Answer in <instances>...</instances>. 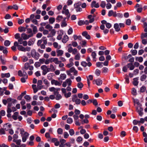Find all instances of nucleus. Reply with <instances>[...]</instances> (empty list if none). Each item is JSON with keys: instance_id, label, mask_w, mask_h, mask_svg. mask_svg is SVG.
Listing matches in <instances>:
<instances>
[{"instance_id": "obj_31", "label": "nucleus", "mask_w": 147, "mask_h": 147, "mask_svg": "<svg viewBox=\"0 0 147 147\" xmlns=\"http://www.w3.org/2000/svg\"><path fill=\"white\" fill-rule=\"evenodd\" d=\"M136 61H138L139 62L141 63L143 61V58L141 57H136Z\"/></svg>"}, {"instance_id": "obj_12", "label": "nucleus", "mask_w": 147, "mask_h": 147, "mask_svg": "<svg viewBox=\"0 0 147 147\" xmlns=\"http://www.w3.org/2000/svg\"><path fill=\"white\" fill-rule=\"evenodd\" d=\"M56 53L57 54V56L59 57L60 56H62L64 53V51L62 50L57 49L56 51Z\"/></svg>"}, {"instance_id": "obj_26", "label": "nucleus", "mask_w": 147, "mask_h": 147, "mask_svg": "<svg viewBox=\"0 0 147 147\" xmlns=\"http://www.w3.org/2000/svg\"><path fill=\"white\" fill-rule=\"evenodd\" d=\"M96 53L94 52H93L91 54V56L93 58V60L94 61H96Z\"/></svg>"}, {"instance_id": "obj_61", "label": "nucleus", "mask_w": 147, "mask_h": 147, "mask_svg": "<svg viewBox=\"0 0 147 147\" xmlns=\"http://www.w3.org/2000/svg\"><path fill=\"white\" fill-rule=\"evenodd\" d=\"M113 14H114L113 11L112 10H110L109 11L108 16H109L110 17L113 15Z\"/></svg>"}, {"instance_id": "obj_56", "label": "nucleus", "mask_w": 147, "mask_h": 147, "mask_svg": "<svg viewBox=\"0 0 147 147\" xmlns=\"http://www.w3.org/2000/svg\"><path fill=\"white\" fill-rule=\"evenodd\" d=\"M81 123L82 124H84V123H88L89 121L88 119H84L83 121H81Z\"/></svg>"}, {"instance_id": "obj_3", "label": "nucleus", "mask_w": 147, "mask_h": 147, "mask_svg": "<svg viewBox=\"0 0 147 147\" xmlns=\"http://www.w3.org/2000/svg\"><path fill=\"white\" fill-rule=\"evenodd\" d=\"M31 54L32 57L36 59H38L40 57L39 54L36 53L35 50H32Z\"/></svg>"}, {"instance_id": "obj_48", "label": "nucleus", "mask_w": 147, "mask_h": 147, "mask_svg": "<svg viewBox=\"0 0 147 147\" xmlns=\"http://www.w3.org/2000/svg\"><path fill=\"white\" fill-rule=\"evenodd\" d=\"M10 44V42L8 40H6L4 43V45L6 46H9Z\"/></svg>"}, {"instance_id": "obj_37", "label": "nucleus", "mask_w": 147, "mask_h": 147, "mask_svg": "<svg viewBox=\"0 0 147 147\" xmlns=\"http://www.w3.org/2000/svg\"><path fill=\"white\" fill-rule=\"evenodd\" d=\"M147 78V76L145 74H143L140 77V80L142 81H144Z\"/></svg>"}, {"instance_id": "obj_28", "label": "nucleus", "mask_w": 147, "mask_h": 147, "mask_svg": "<svg viewBox=\"0 0 147 147\" xmlns=\"http://www.w3.org/2000/svg\"><path fill=\"white\" fill-rule=\"evenodd\" d=\"M19 31L20 32H25L26 31V28L20 26L18 28Z\"/></svg>"}, {"instance_id": "obj_6", "label": "nucleus", "mask_w": 147, "mask_h": 147, "mask_svg": "<svg viewBox=\"0 0 147 147\" xmlns=\"http://www.w3.org/2000/svg\"><path fill=\"white\" fill-rule=\"evenodd\" d=\"M24 39L21 37L18 40L19 44L20 45L22 44L24 46H26L27 45V42L26 41H24Z\"/></svg>"}, {"instance_id": "obj_34", "label": "nucleus", "mask_w": 147, "mask_h": 147, "mask_svg": "<svg viewBox=\"0 0 147 147\" xmlns=\"http://www.w3.org/2000/svg\"><path fill=\"white\" fill-rule=\"evenodd\" d=\"M55 95H56L55 99L57 100H59V99H61V98L62 96L60 94H59L58 92L57 93H56V94Z\"/></svg>"}, {"instance_id": "obj_9", "label": "nucleus", "mask_w": 147, "mask_h": 147, "mask_svg": "<svg viewBox=\"0 0 147 147\" xmlns=\"http://www.w3.org/2000/svg\"><path fill=\"white\" fill-rule=\"evenodd\" d=\"M51 84L52 85L54 84L56 86H60L61 83L58 81L55 80H52L51 81Z\"/></svg>"}, {"instance_id": "obj_42", "label": "nucleus", "mask_w": 147, "mask_h": 147, "mask_svg": "<svg viewBox=\"0 0 147 147\" xmlns=\"http://www.w3.org/2000/svg\"><path fill=\"white\" fill-rule=\"evenodd\" d=\"M73 122V120L72 118L71 117H69L67 118V123L71 124Z\"/></svg>"}, {"instance_id": "obj_25", "label": "nucleus", "mask_w": 147, "mask_h": 147, "mask_svg": "<svg viewBox=\"0 0 147 147\" xmlns=\"http://www.w3.org/2000/svg\"><path fill=\"white\" fill-rule=\"evenodd\" d=\"M1 76L2 78H4L5 77L9 78L10 76V74L9 73L6 74L2 73L1 74Z\"/></svg>"}, {"instance_id": "obj_44", "label": "nucleus", "mask_w": 147, "mask_h": 147, "mask_svg": "<svg viewBox=\"0 0 147 147\" xmlns=\"http://www.w3.org/2000/svg\"><path fill=\"white\" fill-rule=\"evenodd\" d=\"M14 142H15L16 143V144L18 145H20L21 144V140L20 139L19 140H16L13 141Z\"/></svg>"}, {"instance_id": "obj_59", "label": "nucleus", "mask_w": 147, "mask_h": 147, "mask_svg": "<svg viewBox=\"0 0 147 147\" xmlns=\"http://www.w3.org/2000/svg\"><path fill=\"white\" fill-rule=\"evenodd\" d=\"M86 40H82L81 43L82 45V47H83L84 46H86Z\"/></svg>"}, {"instance_id": "obj_40", "label": "nucleus", "mask_w": 147, "mask_h": 147, "mask_svg": "<svg viewBox=\"0 0 147 147\" xmlns=\"http://www.w3.org/2000/svg\"><path fill=\"white\" fill-rule=\"evenodd\" d=\"M84 86V84L81 82H79L77 84V87L81 89Z\"/></svg>"}, {"instance_id": "obj_15", "label": "nucleus", "mask_w": 147, "mask_h": 147, "mask_svg": "<svg viewBox=\"0 0 147 147\" xmlns=\"http://www.w3.org/2000/svg\"><path fill=\"white\" fill-rule=\"evenodd\" d=\"M68 40L69 37L68 36L66 35H65L63 36L62 41L63 43H65Z\"/></svg>"}, {"instance_id": "obj_46", "label": "nucleus", "mask_w": 147, "mask_h": 147, "mask_svg": "<svg viewBox=\"0 0 147 147\" xmlns=\"http://www.w3.org/2000/svg\"><path fill=\"white\" fill-rule=\"evenodd\" d=\"M146 37H147V32L145 33H142L141 37L142 39H143Z\"/></svg>"}, {"instance_id": "obj_24", "label": "nucleus", "mask_w": 147, "mask_h": 147, "mask_svg": "<svg viewBox=\"0 0 147 147\" xmlns=\"http://www.w3.org/2000/svg\"><path fill=\"white\" fill-rule=\"evenodd\" d=\"M127 67L129 68L130 70H132L134 68V66L132 63H129L127 65Z\"/></svg>"}, {"instance_id": "obj_51", "label": "nucleus", "mask_w": 147, "mask_h": 147, "mask_svg": "<svg viewBox=\"0 0 147 147\" xmlns=\"http://www.w3.org/2000/svg\"><path fill=\"white\" fill-rule=\"evenodd\" d=\"M43 82L44 84L47 86H49L50 83L48 81L47 79H45L43 80Z\"/></svg>"}, {"instance_id": "obj_1", "label": "nucleus", "mask_w": 147, "mask_h": 147, "mask_svg": "<svg viewBox=\"0 0 147 147\" xmlns=\"http://www.w3.org/2000/svg\"><path fill=\"white\" fill-rule=\"evenodd\" d=\"M20 134L22 137V141L23 142H25L29 135V134L27 132L25 131L23 128L20 129Z\"/></svg>"}, {"instance_id": "obj_21", "label": "nucleus", "mask_w": 147, "mask_h": 147, "mask_svg": "<svg viewBox=\"0 0 147 147\" xmlns=\"http://www.w3.org/2000/svg\"><path fill=\"white\" fill-rule=\"evenodd\" d=\"M19 113L18 112H15L13 115L12 116V118L14 120H16L17 119V117L18 116Z\"/></svg>"}, {"instance_id": "obj_43", "label": "nucleus", "mask_w": 147, "mask_h": 147, "mask_svg": "<svg viewBox=\"0 0 147 147\" xmlns=\"http://www.w3.org/2000/svg\"><path fill=\"white\" fill-rule=\"evenodd\" d=\"M66 19V18H64L63 20L62 21V24H61V26L62 27H65L67 25V24L65 21Z\"/></svg>"}, {"instance_id": "obj_39", "label": "nucleus", "mask_w": 147, "mask_h": 147, "mask_svg": "<svg viewBox=\"0 0 147 147\" xmlns=\"http://www.w3.org/2000/svg\"><path fill=\"white\" fill-rule=\"evenodd\" d=\"M55 19L54 18L51 17L49 19V22L50 24H53L55 21Z\"/></svg>"}, {"instance_id": "obj_2", "label": "nucleus", "mask_w": 147, "mask_h": 147, "mask_svg": "<svg viewBox=\"0 0 147 147\" xmlns=\"http://www.w3.org/2000/svg\"><path fill=\"white\" fill-rule=\"evenodd\" d=\"M72 100L73 102H75L77 105H79L81 103L80 100L78 98L76 94L72 96Z\"/></svg>"}, {"instance_id": "obj_64", "label": "nucleus", "mask_w": 147, "mask_h": 147, "mask_svg": "<svg viewBox=\"0 0 147 147\" xmlns=\"http://www.w3.org/2000/svg\"><path fill=\"white\" fill-rule=\"evenodd\" d=\"M44 145V142H39L37 147H43Z\"/></svg>"}, {"instance_id": "obj_33", "label": "nucleus", "mask_w": 147, "mask_h": 147, "mask_svg": "<svg viewBox=\"0 0 147 147\" xmlns=\"http://www.w3.org/2000/svg\"><path fill=\"white\" fill-rule=\"evenodd\" d=\"M53 59V62L55 64H58L61 62V61H59L57 58H54Z\"/></svg>"}, {"instance_id": "obj_55", "label": "nucleus", "mask_w": 147, "mask_h": 147, "mask_svg": "<svg viewBox=\"0 0 147 147\" xmlns=\"http://www.w3.org/2000/svg\"><path fill=\"white\" fill-rule=\"evenodd\" d=\"M71 93L70 92H68L67 93H65L64 96L65 98H68L70 97L71 96Z\"/></svg>"}, {"instance_id": "obj_62", "label": "nucleus", "mask_w": 147, "mask_h": 147, "mask_svg": "<svg viewBox=\"0 0 147 147\" xmlns=\"http://www.w3.org/2000/svg\"><path fill=\"white\" fill-rule=\"evenodd\" d=\"M146 90V88L144 86H142L140 89V91L142 92H144Z\"/></svg>"}, {"instance_id": "obj_54", "label": "nucleus", "mask_w": 147, "mask_h": 147, "mask_svg": "<svg viewBox=\"0 0 147 147\" xmlns=\"http://www.w3.org/2000/svg\"><path fill=\"white\" fill-rule=\"evenodd\" d=\"M34 43L33 41L31 39H30L27 42V44L29 46H31Z\"/></svg>"}, {"instance_id": "obj_45", "label": "nucleus", "mask_w": 147, "mask_h": 147, "mask_svg": "<svg viewBox=\"0 0 147 147\" xmlns=\"http://www.w3.org/2000/svg\"><path fill=\"white\" fill-rule=\"evenodd\" d=\"M27 33L28 34H32V36H33L34 33H32V30L31 29V28H27Z\"/></svg>"}, {"instance_id": "obj_36", "label": "nucleus", "mask_w": 147, "mask_h": 147, "mask_svg": "<svg viewBox=\"0 0 147 147\" xmlns=\"http://www.w3.org/2000/svg\"><path fill=\"white\" fill-rule=\"evenodd\" d=\"M80 56L79 53H77L74 57V59L76 60H80Z\"/></svg>"}, {"instance_id": "obj_38", "label": "nucleus", "mask_w": 147, "mask_h": 147, "mask_svg": "<svg viewBox=\"0 0 147 147\" xmlns=\"http://www.w3.org/2000/svg\"><path fill=\"white\" fill-rule=\"evenodd\" d=\"M65 81L68 84V86H71L72 82L70 78L67 79Z\"/></svg>"}, {"instance_id": "obj_27", "label": "nucleus", "mask_w": 147, "mask_h": 147, "mask_svg": "<svg viewBox=\"0 0 147 147\" xmlns=\"http://www.w3.org/2000/svg\"><path fill=\"white\" fill-rule=\"evenodd\" d=\"M138 78H134L133 82V84L135 86H137L138 85Z\"/></svg>"}, {"instance_id": "obj_16", "label": "nucleus", "mask_w": 147, "mask_h": 147, "mask_svg": "<svg viewBox=\"0 0 147 147\" xmlns=\"http://www.w3.org/2000/svg\"><path fill=\"white\" fill-rule=\"evenodd\" d=\"M69 70L71 73H73L74 75H77L78 74L77 71L75 69L74 67H72L70 68Z\"/></svg>"}, {"instance_id": "obj_35", "label": "nucleus", "mask_w": 147, "mask_h": 147, "mask_svg": "<svg viewBox=\"0 0 147 147\" xmlns=\"http://www.w3.org/2000/svg\"><path fill=\"white\" fill-rule=\"evenodd\" d=\"M106 5V2L104 1H102L101 2L100 6L103 8H104L105 7Z\"/></svg>"}, {"instance_id": "obj_53", "label": "nucleus", "mask_w": 147, "mask_h": 147, "mask_svg": "<svg viewBox=\"0 0 147 147\" xmlns=\"http://www.w3.org/2000/svg\"><path fill=\"white\" fill-rule=\"evenodd\" d=\"M100 70L98 69H97L95 71V74L98 76L100 75Z\"/></svg>"}, {"instance_id": "obj_29", "label": "nucleus", "mask_w": 147, "mask_h": 147, "mask_svg": "<svg viewBox=\"0 0 147 147\" xmlns=\"http://www.w3.org/2000/svg\"><path fill=\"white\" fill-rule=\"evenodd\" d=\"M49 90L51 92H54L55 95L56 94V93H57V91H55L56 89L54 87H52L49 88Z\"/></svg>"}, {"instance_id": "obj_4", "label": "nucleus", "mask_w": 147, "mask_h": 147, "mask_svg": "<svg viewBox=\"0 0 147 147\" xmlns=\"http://www.w3.org/2000/svg\"><path fill=\"white\" fill-rule=\"evenodd\" d=\"M41 68L42 70V74L43 75H46L48 72H49L48 68L47 67V66L45 65L42 66L41 67Z\"/></svg>"}, {"instance_id": "obj_49", "label": "nucleus", "mask_w": 147, "mask_h": 147, "mask_svg": "<svg viewBox=\"0 0 147 147\" xmlns=\"http://www.w3.org/2000/svg\"><path fill=\"white\" fill-rule=\"evenodd\" d=\"M24 98L27 101H29L30 99L31 98L29 95H26L24 97Z\"/></svg>"}, {"instance_id": "obj_17", "label": "nucleus", "mask_w": 147, "mask_h": 147, "mask_svg": "<svg viewBox=\"0 0 147 147\" xmlns=\"http://www.w3.org/2000/svg\"><path fill=\"white\" fill-rule=\"evenodd\" d=\"M62 13L63 14H65L68 18H69L70 14L69 13V10L68 9L64 10H63L62 11Z\"/></svg>"}, {"instance_id": "obj_18", "label": "nucleus", "mask_w": 147, "mask_h": 147, "mask_svg": "<svg viewBox=\"0 0 147 147\" xmlns=\"http://www.w3.org/2000/svg\"><path fill=\"white\" fill-rule=\"evenodd\" d=\"M119 26V24L117 23H115L114 24V27L115 30L117 32H119L120 30V28Z\"/></svg>"}, {"instance_id": "obj_50", "label": "nucleus", "mask_w": 147, "mask_h": 147, "mask_svg": "<svg viewBox=\"0 0 147 147\" xmlns=\"http://www.w3.org/2000/svg\"><path fill=\"white\" fill-rule=\"evenodd\" d=\"M63 129L61 128H59L57 129V132L59 134H62L63 133Z\"/></svg>"}, {"instance_id": "obj_10", "label": "nucleus", "mask_w": 147, "mask_h": 147, "mask_svg": "<svg viewBox=\"0 0 147 147\" xmlns=\"http://www.w3.org/2000/svg\"><path fill=\"white\" fill-rule=\"evenodd\" d=\"M42 82L41 80H38L37 83V87L38 90H40L43 87L42 85Z\"/></svg>"}, {"instance_id": "obj_20", "label": "nucleus", "mask_w": 147, "mask_h": 147, "mask_svg": "<svg viewBox=\"0 0 147 147\" xmlns=\"http://www.w3.org/2000/svg\"><path fill=\"white\" fill-rule=\"evenodd\" d=\"M73 37L74 40H76L77 39H78L79 40H82V38L81 36L80 35L77 36L76 35H74Z\"/></svg>"}, {"instance_id": "obj_30", "label": "nucleus", "mask_w": 147, "mask_h": 147, "mask_svg": "<svg viewBox=\"0 0 147 147\" xmlns=\"http://www.w3.org/2000/svg\"><path fill=\"white\" fill-rule=\"evenodd\" d=\"M18 49L19 51L24 52L25 51V47H23L22 45H20L18 47Z\"/></svg>"}, {"instance_id": "obj_5", "label": "nucleus", "mask_w": 147, "mask_h": 147, "mask_svg": "<svg viewBox=\"0 0 147 147\" xmlns=\"http://www.w3.org/2000/svg\"><path fill=\"white\" fill-rule=\"evenodd\" d=\"M32 36V34H29V35H28L26 34L25 33H23L21 34V37L24 40H26L28 39H29Z\"/></svg>"}, {"instance_id": "obj_57", "label": "nucleus", "mask_w": 147, "mask_h": 147, "mask_svg": "<svg viewBox=\"0 0 147 147\" xmlns=\"http://www.w3.org/2000/svg\"><path fill=\"white\" fill-rule=\"evenodd\" d=\"M69 136V134L67 132H65L63 134V136L65 138H67Z\"/></svg>"}, {"instance_id": "obj_41", "label": "nucleus", "mask_w": 147, "mask_h": 147, "mask_svg": "<svg viewBox=\"0 0 147 147\" xmlns=\"http://www.w3.org/2000/svg\"><path fill=\"white\" fill-rule=\"evenodd\" d=\"M135 104H136L138 106H140V104L138 100L137 99H134L133 100Z\"/></svg>"}, {"instance_id": "obj_60", "label": "nucleus", "mask_w": 147, "mask_h": 147, "mask_svg": "<svg viewBox=\"0 0 147 147\" xmlns=\"http://www.w3.org/2000/svg\"><path fill=\"white\" fill-rule=\"evenodd\" d=\"M69 134L71 136H72L74 134V131L72 129H71L69 131Z\"/></svg>"}, {"instance_id": "obj_8", "label": "nucleus", "mask_w": 147, "mask_h": 147, "mask_svg": "<svg viewBox=\"0 0 147 147\" xmlns=\"http://www.w3.org/2000/svg\"><path fill=\"white\" fill-rule=\"evenodd\" d=\"M136 110L137 112L138 113L139 115L140 116H142L143 114V109L140 107V106L136 107Z\"/></svg>"}, {"instance_id": "obj_14", "label": "nucleus", "mask_w": 147, "mask_h": 147, "mask_svg": "<svg viewBox=\"0 0 147 147\" xmlns=\"http://www.w3.org/2000/svg\"><path fill=\"white\" fill-rule=\"evenodd\" d=\"M93 82H95L96 84L98 86H100L102 83V81L99 79L94 80Z\"/></svg>"}, {"instance_id": "obj_22", "label": "nucleus", "mask_w": 147, "mask_h": 147, "mask_svg": "<svg viewBox=\"0 0 147 147\" xmlns=\"http://www.w3.org/2000/svg\"><path fill=\"white\" fill-rule=\"evenodd\" d=\"M48 68L49 70V71H54L56 69L54 65L52 64L50 65L49 68Z\"/></svg>"}, {"instance_id": "obj_58", "label": "nucleus", "mask_w": 147, "mask_h": 147, "mask_svg": "<svg viewBox=\"0 0 147 147\" xmlns=\"http://www.w3.org/2000/svg\"><path fill=\"white\" fill-rule=\"evenodd\" d=\"M74 65V63L73 62H71L67 64L66 65V66L67 67L69 68L71 67V66H72L73 65Z\"/></svg>"}, {"instance_id": "obj_32", "label": "nucleus", "mask_w": 147, "mask_h": 147, "mask_svg": "<svg viewBox=\"0 0 147 147\" xmlns=\"http://www.w3.org/2000/svg\"><path fill=\"white\" fill-rule=\"evenodd\" d=\"M63 17L62 16H58L56 19L57 22H60L63 19Z\"/></svg>"}, {"instance_id": "obj_52", "label": "nucleus", "mask_w": 147, "mask_h": 147, "mask_svg": "<svg viewBox=\"0 0 147 147\" xmlns=\"http://www.w3.org/2000/svg\"><path fill=\"white\" fill-rule=\"evenodd\" d=\"M30 66L29 64L28 63H26L24 64V68L26 70H27Z\"/></svg>"}, {"instance_id": "obj_19", "label": "nucleus", "mask_w": 147, "mask_h": 147, "mask_svg": "<svg viewBox=\"0 0 147 147\" xmlns=\"http://www.w3.org/2000/svg\"><path fill=\"white\" fill-rule=\"evenodd\" d=\"M66 75L64 74H61L60 75V77L58 78L59 80H64L66 78Z\"/></svg>"}, {"instance_id": "obj_13", "label": "nucleus", "mask_w": 147, "mask_h": 147, "mask_svg": "<svg viewBox=\"0 0 147 147\" xmlns=\"http://www.w3.org/2000/svg\"><path fill=\"white\" fill-rule=\"evenodd\" d=\"M82 34L83 36L85 37L87 39L89 40L90 39V35L88 34L87 32H83L82 33Z\"/></svg>"}, {"instance_id": "obj_63", "label": "nucleus", "mask_w": 147, "mask_h": 147, "mask_svg": "<svg viewBox=\"0 0 147 147\" xmlns=\"http://www.w3.org/2000/svg\"><path fill=\"white\" fill-rule=\"evenodd\" d=\"M32 30L33 33L34 34L37 32L38 31L37 30V28L36 26L34 27L33 28H32Z\"/></svg>"}, {"instance_id": "obj_11", "label": "nucleus", "mask_w": 147, "mask_h": 147, "mask_svg": "<svg viewBox=\"0 0 147 147\" xmlns=\"http://www.w3.org/2000/svg\"><path fill=\"white\" fill-rule=\"evenodd\" d=\"M91 6L92 7H93L95 8H98L99 7V5L98 3H96V2L95 1H93L91 4Z\"/></svg>"}, {"instance_id": "obj_23", "label": "nucleus", "mask_w": 147, "mask_h": 147, "mask_svg": "<svg viewBox=\"0 0 147 147\" xmlns=\"http://www.w3.org/2000/svg\"><path fill=\"white\" fill-rule=\"evenodd\" d=\"M53 47L55 48L60 49L61 47V46L60 45H59L58 43L57 42H54L53 44Z\"/></svg>"}, {"instance_id": "obj_47", "label": "nucleus", "mask_w": 147, "mask_h": 147, "mask_svg": "<svg viewBox=\"0 0 147 147\" xmlns=\"http://www.w3.org/2000/svg\"><path fill=\"white\" fill-rule=\"evenodd\" d=\"M131 21L130 19H128L126 20L125 24L129 26L131 25Z\"/></svg>"}, {"instance_id": "obj_7", "label": "nucleus", "mask_w": 147, "mask_h": 147, "mask_svg": "<svg viewBox=\"0 0 147 147\" xmlns=\"http://www.w3.org/2000/svg\"><path fill=\"white\" fill-rule=\"evenodd\" d=\"M80 5L81 3L80 2L78 3L74 4V6L76 9V11H81L82 10V8L80 7Z\"/></svg>"}]
</instances>
